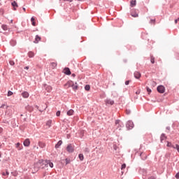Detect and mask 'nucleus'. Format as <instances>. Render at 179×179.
Segmentation results:
<instances>
[{"instance_id": "2eb2a0df", "label": "nucleus", "mask_w": 179, "mask_h": 179, "mask_svg": "<svg viewBox=\"0 0 179 179\" xmlns=\"http://www.w3.org/2000/svg\"><path fill=\"white\" fill-rule=\"evenodd\" d=\"M73 114H74V110L72 109L66 112V115H69V116L73 115Z\"/></svg>"}, {"instance_id": "5701e85b", "label": "nucleus", "mask_w": 179, "mask_h": 179, "mask_svg": "<svg viewBox=\"0 0 179 179\" xmlns=\"http://www.w3.org/2000/svg\"><path fill=\"white\" fill-rule=\"evenodd\" d=\"M50 65H51V67H52V69H55L56 67H57V63L56 62H52L51 64H50Z\"/></svg>"}, {"instance_id": "bf43d9fd", "label": "nucleus", "mask_w": 179, "mask_h": 179, "mask_svg": "<svg viewBox=\"0 0 179 179\" xmlns=\"http://www.w3.org/2000/svg\"><path fill=\"white\" fill-rule=\"evenodd\" d=\"M177 20H178V21L179 22V17H178Z\"/></svg>"}, {"instance_id": "cd10ccee", "label": "nucleus", "mask_w": 179, "mask_h": 179, "mask_svg": "<svg viewBox=\"0 0 179 179\" xmlns=\"http://www.w3.org/2000/svg\"><path fill=\"white\" fill-rule=\"evenodd\" d=\"M78 157H79L80 162H83V161L84 160L83 154H80V155H78Z\"/></svg>"}, {"instance_id": "de8ad7c7", "label": "nucleus", "mask_w": 179, "mask_h": 179, "mask_svg": "<svg viewBox=\"0 0 179 179\" xmlns=\"http://www.w3.org/2000/svg\"><path fill=\"white\" fill-rule=\"evenodd\" d=\"M3 131L2 128L0 127V134Z\"/></svg>"}, {"instance_id": "4468645a", "label": "nucleus", "mask_w": 179, "mask_h": 179, "mask_svg": "<svg viewBox=\"0 0 179 179\" xmlns=\"http://www.w3.org/2000/svg\"><path fill=\"white\" fill-rule=\"evenodd\" d=\"M12 6L13 7V10H16L17 8L18 7V5L17 3H16V1H13L12 3H11Z\"/></svg>"}, {"instance_id": "6ab92c4d", "label": "nucleus", "mask_w": 179, "mask_h": 179, "mask_svg": "<svg viewBox=\"0 0 179 179\" xmlns=\"http://www.w3.org/2000/svg\"><path fill=\"white\" fill-rule=\"evenodd\" d=\"M38 145L42 149L45 148V144L44 143L41 142V141L38 143Z\"/></svg>"}, {"instance_id": "5fc2aeb1", "label": "nucleus", "mask_w": 179, "mask_h": 179, "mask_svg": "<svg viewBox=\"0 0 179 179\" xmlns=\"http://www.w3.org/2000/svg\"><path fill=\"white\" fill-rule=\"evenodd\" d=\"M10 23H13V20H10Z\"/></svg>"}, {"instance_id": "c03bdc74", "label": "nucleus", "mask_w": 179, "mask_h": 179, "mask_svg": "<svg viewBox=\"0 0 179 179\" xmlns=\"http://www.w3.org/2000/svg\"><path fill=\"white\" fill-rule=\"evenodd\" d=\"M4 107H5V105L3 104V105L0 106V108H4Z\"/></svg>"}, {"instance_id": "39448f33", "label": "nucleus", "mask_w": 179, "mask_h": 179, "mask_svg": "<svg viewBox=\"0 0 179 179\" xmlns=\"http://www.w3.org/2000/svg\"><path fill=\"white\" fill-rule=\"evenodd\" d=\"M134 127V122L130 120L126 124V127L128 128L129 129H132Z\"/></svg>"}, {"instance_id": "4be33fe9", "label": "nucleus", "mask_w": 179, "mask_h": 179, "mask_svg": "<svg viewBox=\"0 0 179 179\" xmlns=\"http://www.w3.org/2000/svg\"><path fill=\"white\" fill-rule=\"evenodd\" d=\"M28 56H29V58H32L34 56V53L32 51H29L28 52Z\"/></svg>"}, {"instance_id": "e433bc0d", "label": "nucleus", "mask_w": 179, "mask_h": 179, "mask_svg": "<svg viewBox=\"0 0 179 179\" xmlns=\"http://www.w3.org/2000/svg\"><path fill=\"white\" fill-rule=\"evenodd\" d=\"M146 90L148 94L151 93L152 90L148 87H146Z\"/></svg>"}, {"instance_id": "09e8293b", "label": "nucleus", "mask_w": 179, "mask_h": 179, "mask_svg": "<svg viewBox=\"0 0 179 179\" xmlns=\"http://www.w3.org/2000/svg\"><path fill=\"white\" fill-rule=\"evenodd\" d=\"M148 179H155V178H154V177H150V178H148Z\"/></svg>"}, {"instance_id": "a19ab883", "label": "nucleus", "mask_w": 179, "mask_h": 179, "mask_svg": "<svg viewBox=\"0 0 179 179\" xmlns=\"http://www.w3.org/2000/svg\"><path fill=\"white\" fill-rule=\"evenodd\" d=\"M176 178L179 179V172L176 173Z\"/></svg>"}, {"instance_id": "c9c22d12", "label": "nucleus", "mask_w": 179, "mask_h": 179, "mask_svg": "<svg viewBox=\"0 0 179 179\" xmlns=\"http://www.w3.org/2000/svg\"><path fill=\"white\" fill-rule=\"evenodd\" d=\"M60 115H61V111H60V110H57V113H56V115H57V117H59Z\"/></svg>"}, {"instance_id": "f257e3e1", "label": "nucleus", "mask_w": 179, "mask_h": 179, "mask_svg": "<svg viewBox=\"0 0 179 179\" xmlns=\"http://www.w3.org/2000/svg\"><path fill=\"white\" fill-rule=\"evenodd\" d=\"M48 162L45 160L40 159L34 164V170L36 172L38 171L40 169L48 168Z\"/></svg>"}, {"instance_id": "1a4fd4ad", "label": "nucleus", "mask_w": 179, "mask_h": 179, "mask_svg": "<svg viewBox=\"0 0 179 179\" xmlns=\"http://www.w3.org/2000/svg\"><path fill=\"white\" fill-rule=\"evenodd\" d=\"M134 78H136V79H140V78L141 77V74L140 72L138 71H136L134 73Z\"/></svg>"}, {"instance_id": "58836bf2", "label": "nucleus", "mask_w": 179, "mask_h": 179, "mask_svg": "<svg viewBox=\"0 0 179 179\" xmlns=\"http://www.w3.org/2000/svg\"><path fill=\"white\" fill-rule=\"evenodd\" d=\"M10 64L11 66H14V65H15V62H14L13 60H10Z\"/></svg>"}, {"instance_id": "052dcab7", "label": "nucleus", "mask_w": 179, "mask_h": 179, "mask_svg": "<svg viewBox=\"0 0 179 179\" xmlns=\"http://www.w3.org/2000/svg\"><path fill=\"white\" fill-rule=\"evenodd\" d=\"M8 110H11V109H8Z\"/></svg>"}, {"instance_id": "f03ea898", "label": "nucleus", "mask_w": 179, "mask_h": 179, "mask_svg": "<svg viewBox=\"0 0 179 179\" xmlns=\"http://www.w3.org/2000/svg\"><path fill=\"white\" fill-rule=\"evenodd\" d=\"M65 86H67V87H70L71 86H72V87H73V90H77V89H78L77 83L73 84V82H72V81H69V82H67V83L65 84Z\"/></svg>"}, {"instance_id": "aec40b11", "label": "nucleus", "mask_w": 179, "mask_h": 179, "mask_svg": "<svg viewBox=\"0 0 179 179\" xmlns=\"http://www.w3.org/2000/svg\"><path fill=\"white\" fill-rule=\"evenodd\" d=\"M15 148H17L18 150H22V146H20V143H17L15 144Z\"/></svg>"}, {"instance_id": "37998d69", "label": "nucleus", "mask_w": 179, "mask_h": 179, "mask_svg": "<svg viewBox=\"0 0 179 179\" xmlns=\"http://www.w3.org/2000/svg\"><path fill=\"white\" fill-rule=\"evenodd\" d=\"M152 85H154V86H156L157 83L155 81H152Z\"/></svg>"}, {"instance_id": "dca6fc26", "label": "nucleus", "mask_w": 179, "mask_h": 179, "mask_svg": "<svg viewBox=\"0 0 179 179\" xmlns=\"http://www.w3.org/2000/svg\"><path fill=\"white\" fill-rule=\"evenodd\" d=\"M62 145V141H59L58 143L55 145V148L59 149V147Z\"/></svg>"}, {"instance_id": "473e14b6", "label": "nucleus", "mask_w": 179, "mask_h": 179, "mask_svg": "<svg viewBox=\"0 0 179 179\" xmlns=\"http://www.w3.org/2000/svg\"><path fill=\"white\" fill-rule=\"evenodd\" d=\"M167 147L168 148H173V147H175V146L171 143L168 142Z\"/></svg>"}, {"instance_id": "a878e982", "label": "nucleus", "mask_w": 179, "mask_h": 179, "mask_svg": "<svg viewBox=\"0 0 179 179\" xmlns=\"http://www.w3.org/2000/svg\"><path fill=\"white\" fill-rule=\"evenodd\" d=\"M166 137L165 136V134H162L161 135V142L162 143L164 141H165Z\"/></svg>"}, {"instance_id": "b1692460", "label": "nucleus", "mask_w": 179, "mask_h": 179, "mask_svg": "<svg viewBox=\"0 0 179 179\" xmlns=\"http://www.w3.org/2000/svg\"><path fill=\"white\" fill-rule=\"evenodd\" d=\"M1 176H9V172L8 170L6 171V173L5 172H2L1 173Z\"/></svg>"}, {"instance_id": "9d476101", "label": "nucleus", "mask_w": 179, "mask_h": 179, "mask_svg": "<svg viewBox=\"0 0 179 179\" xmlns=\"http://www.w3.org/2000/svg\"><path fill=\"white\" fill-rule=\"evenodd\" d=\"M63 73L65 75H71V72L70 71L69 68H67V67L64 69Z\"/></svg>"}, {"instance_id": "72a5a7b5", "label": "nucleus", "mask_w": 179, "mask_h": 179, "mask_svg": "<svg viewBox=\"0 0 179 179\" xmlns=\"http://www.w3.org/2000/svg\"><path fill=\"white\" fill-rule=\"evenodd\" d=\"M155 58L152 56V57H151V59H150L151 63H152V64H155Z\"/></svg>"}, {"instance_id": "8fccbe9b", "label": "nucleus", "mask_w": 179, "mask_h": 179, "mask_svg": "<svg viewBox=\"0 0 179 179\" xmlns=\"http://www.w3.org/2000/svg\"><path fill=\"white\" fill-rule=\"evenodd\" d=\"M127 115H129L130 114V111L127 110Z\"/></svg>"}, {"instance_id": "f704fd0d", "label": "nucleus", "mask_w": 179, "mask_h": 179, "mask_svg": "<svg viewBox=\"0 0 179 179\" xmlns=\"http://www.w3.org/2000/svg\"><path fill=\"white\" fill-rule=\"evenodd\" d=\"M13 92H11V91H8V96H11V95H13Z\"/></svg>"}, {"instance_id": "a211bd4d", "label": "nucleus", "mask_w": 179, "mask_h": 179, "mask_svg": "<svg viewBox=\"0 0 179 179\" xmlns=\"http://www.w3.org/2000/svg\"><path fill=\"white\" fill-rule=\"evenodd\" d=\"M52 122L51 120H48L47 122H46L47 127H48V128H50L51 126H52Z\"/></svg>"}, {"instance_id": "412c9836", "label": "nucleus", "mask_w": 179, "mask_h": 179, "mask_svg": "<svg viewBox=\"0 0 179 179\" xmlns=\"http://www.w3.org/2000/svg\"><path fill=\"white\" fill-rule=\"evenodd\" d=\"M45 162H48V166L49 165V166L52 169L54 165H53V163H52L50 160H45Z\"/></svg>"}, {"instance_id": "393cba45", "label": "nucleus", "mask_w": 179, "mask_h": 179, "mask_svg": "<svg viewBox=\"0 0 179 179\" xmlns=\"http://www.w3.org/2000/svg\"><path fill=\"white\" fill-rule=\"evenodd\" d=\"M34 21H35L34 17H31V22H32V25L34 27H36V22H34Z\"/></svg>"}, {"instance_id": "ddd939ff", "label": "nucleus", "mask_w": 179, "mask_h": 179, "mask_svg": "<svg viewBox=\"0 0 179 179\" xmlns=\"http://www.w3.org/2000/svg\"><path fill=\"white\" fill-rule=\"evenodd\" d=\"M131 17H139V15L138 14V13H136V10H133L131 12Z\"/></svg>"}, {"instance_id": "4d7b16f0", "label": "nucleus", "mask_w": 179, "mask_h": 179, "mask_svg": "<svg viewBox=\"0 0 179 179\" xmlns=\"http://www.w3.org/2000/svg\"><path fill=\"white\" fill-rule=\"evenodd\" d=\"M140 94V92H136V94Z\"/></svg>"}, {"instance_id": "f8f14e48", "label": "nucleus", "mask_w": 179, "mask_h": 179, "mask_svg": "<svg viewBox=\"0 0 179 179\" xmlns=\"http://www.w3.org/2000/svg\"><path fill=\"white\" fill-rule=\"evenodd\" d=\"M140 157H141V159H143V161L146 160L147 158H148V155L145 153H144V152H141L140 154Z\"/></svg>"}, {"instance_id": "20e7f679", "label": "nucleus", "mask_w": 179, "mask_h": 179, "mask_svg": "<svg viewBox=\"0 0 179 179\" xmlns=\"http://www.w3.org/2000/svg\"><path fill=\"white\" fill-rule=\"evenodd\" d=\"M157 91L160 94H164L165 92V87L163 85H159L157 87Z\"/></svg>"}, {"instance_id": "6e6552de", "label": "nucleus", "mask_w": 179, "mask_h": 179, "mask_svg": "<svg viewBox=\"0 0 179 179\" xmlns=\"http://www.w3.org/2000/svg\"><path fill=\"white\" fill-rule=\"evenodd\" d=\"M31 144V141L29 138H26L25 141H24V145L25 147H29Z\"/></svg>"}, {"instance_id": "0eeeda50", "label": "nucleus", "mask_w": 179, "mask_h": 179, "mask_svg": "<svg viewBox=\"0 0 179 179\" xmlns=\"http://www.w3.org/2000/svg\"><path fill=\"white\" fill-rule=\"evenodd\" d=\"M45 90L48 92H51L52 91V87L51 85H48L47 84H44Z\"/></svg>"}, {"instance_id": "603ef678", "label": "nucleus", "mask_w": 179, "mask_h": 179, "mask_svg": "<svg viewBox=\"0 0 179 179\" xmlns=\"http://www.w3.org/2000/svg\"><path fill=\"white\" fill-rule=\"evenodd\" d=\"M24 69L27 70V69H29V66H26Z\"/></svg>"}, {"instance_id": "f3484780", "label": "nucleus", "mask_w": 179, "mask_h": 179, "mask_svg": "<svg viewBox=\"0 0 179 179\" xmlns=\"http://www.w3.org/2000/svg\"><path fill=\"white\" fill-rule=\"evenodd\" d=\"M39 41H41V37L36 35L34 43H38Z\"/></svg>"}, {"instance_id": "7c9ffc66", "label": "nucleus", "mask_w": 179, "mask_h": 179, "mask_svg": "<svg viewBox=\"0 0 179 179\" xmlns=\"http://www.w3.org/2000/svg\"><path fill=\"white\" fill-rule=\"evenodd\" d=\"M173 149H176L178 152H179V145L178 144H176L175 146H173Z\"/></svg>"}, {"instance_id": "7ed1b4c3", "label": "nucleus", "mask_w": 179, "mask_h": 179, "mask_svg": "<svg viewBox=\"0 0 179 179\" xmlns=\"http://www.w3.org/2000/svg\"><path fill=\"white\" fill-rule=\"evenodd\" d=\"M66 151L69 152V153H72L74 152V146L72 144H69L67 146H66Z\"/></svg>"}, {"instance_id": "c85d7f7f", "label": "nucleus", "mask_w": 179, "mask_h": 179, "mask_svg": "<svg viewBox=\"0 0 179 179\" xmlns=\"http://www.w3.org/2000/svg\"><path fill=\"white\" fill-rule=\"evenodd\" d=\"M1 29H3L4 31L8 30V26L6 24L1 25Z\"/></svg>"}, {"instance_id": "864d4df0", "label": "nucleus", "mask_w": 179, "mask_h": 179, "mask_svg": "<svg viewBox=\"0 0 179 179\" xmlns=\"http://www.w3.org/2000/svg\"><path fill=\"white\" fill-rule=\"evenodd\" d=\"M72 76H73V77H76V74H75V73H73V74H72Z\"/></svg>"}, {"instance_id": "a18cd8bd", "label": "nucleus", "mask_w": 179, "mask_h": 179, "mask_svg": "<svg viewBox=\"0 0 179 179\" xmlns=\"http://www.w3.org/2000/svg\"><path fill=\"white\" fill-rule=\"evenodd\" d=\"M178 22V19L175 20V23H176V24H177Z\"/></svg>"}, {"instance_id": "3c124183", "label": "nucleus", "mask_w": 179, "mask_h": 179, "mask_svg": "<svg viewBox=\"0 0 179 179\" xmlns=\"http://www.w3.org/2000/svg\"><path fill=\"white\" fill-rule=\"evenodd\" d=\"M115 124H119V120H117V121L115 122Z\"/></svg>"}, {"instance_id": "49530a36", "label": "nucleus", "mask_w": 179, "mask_h": 179, "mask_svg": "<svg viewBox=\"0 0 179 179\" xmlns=\"http://www.w3.org/2000/svg\"><path fill=\"white\" fill-rule=\"evenodd\" d=\"M176 59H177V60H179V55H177Z\"/></svg>"}, {"instance_id": "9b49d317", "label": "nucleus", "mask_w": 179, "mask_h": 179, "mask_svg": "<svg viewBox=\"0 0 179 179\" xmlns=\"http://www.w3.org/2000/svg\"><path fill=\"white\" fill-rule=\"evenodd\" d=\"M22 96L24 97V99H27L29 97V93L27 91H24V92L22 93Z\"/></svg>"}, {"instance_id": "423d86ee", "label": "nucleus", "mask_w": 179, "mask_h": 179, "mask_svg": "<svg viewBox=\"0 0 179 179\" xmlns=\"http://www.w3.org/2000/svg\"><path fill=\"white\" fill-rule=\"evenodd\" d=\"M105 102L106 106H113L114 104V101L110 99H106Z\"/></svg>"}, {"instance_id": "ea45409f", "label": "nucleus", "mask_w": 179, "mask_h": 179, "mask_svg": "<svg viewBox=\"0 0 179 179\" xmlns=\"http://www.w3.org/2000/svg\"><path fill=\"white\" fill-rule=\"evenodd\" d=\"M65 161H66V164H69L70 163V161L69 159H66Z\"/></svg>"}, {"instance_id": "6e6d98bb", "label": "nucleus", "mask_w": 179, "mask_h": 179, "mask_svg": "<svg viewBox=\"0 0 179 179\" xmlns=\"http://www.w3.org/2000/svg\"><path fill=\"white\" fill-rule=\"evenodd\" d=\"M151 22H155V20H152Z\"/></svg>"}, {"instance_id": "79ce46f5", "label": "nucleus", "mask_w": 179, "mask_h": 179, "mask_svg": "<svg viewBox=\"0 0 179 179\" xmlns=\"http://www.w3.org/2000/svg\"><path fill=\"white\" fill-rule=\"evenodd\" d=\"M129 82H130L129 80L125 81V85H129Z\"/></svg>"}, {"instance_id": "13d9d810", "label": "nucleus", "mask_w": 179, "mask_h": 179, "mask_svg": "<svg viewBox=\"0 0 179 179\" xmlns=\"http://www.w3.org/2000/svg\"><path fill=\"white\" fill-rule=\"evenodd\" d=\"M24 11L26 10L25 8H22Z\"/></svg>"}, {"instance_id": "2f4dec72", "label": "nucleus", "mask_w": 179, "mask_h": 179, "mask_svg": "<svg viewBox=\"0 0 179 179\" xmlns=\"http://www.w3.org/2000/svg\"><path fill=\"white\" fill-rule=\"evenodd\" d=\"M85 89L86 91H90V85H86L85 87Z\"/></svg>"}, {"instance_id": "c756f323", "label": "nucleus", "mask_w": 179, "mask_h": 179, "mask_svg": "<svg viewBox=\"0 0 179 179\" xmlns=\"http://www.w3.org/2000/svg\"><path fill=\"white\" fill-rule=\"evenodd\" d=\"M11 174L15 176V177H17L18 176V173L17 171H14L13 172H11Z\"/></svg>"}, {"instance_id": "4c0bfd02", "label": "nucleus", "mask_w": 179, "mask_h": 179, "mask_svg": "<svg viewBox=\"0 0 179 179\" xmlns=\"http://www.w3.org/2000/svg\"><path fill=\"white\" fill-rule=\"evenodd\" d=\"M126 167H127V165H126L125 164H124L122 165L121 169H122V170L125 169Z\"/></svg>"}, {"instance_id": "bb28decb", "label": "nucleus", "mask_w": 179, "mask_h": 179, "mask_svg": "<svg viewBox=\"0 0 179 179\" xmlns=\"http://www.w3.org/2000/svg\"><path fill=\"white\" fill-rule=\"evenodd\" d=\"M136 1H131L130 3V6L131 8L134 7L136 5Z\"/></svg>"}]
</instances>
